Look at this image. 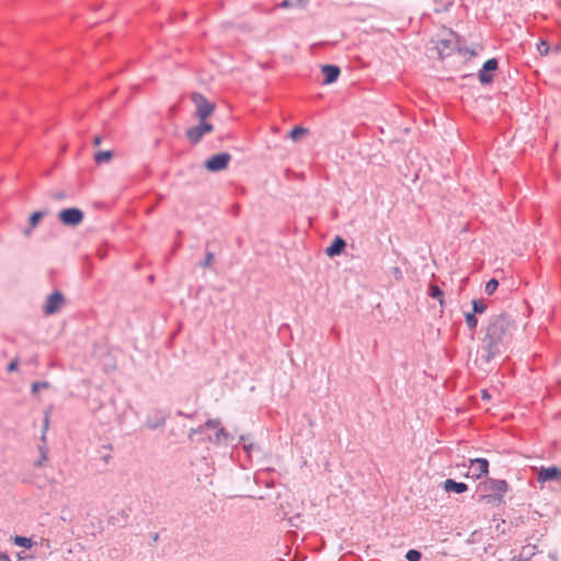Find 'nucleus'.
<instances>
[{
	"instance_id": "nucleus-18",
	"label": "nucleus",
	"mask_w": 561,
	"mask_h": 561,
	"mask_svg": "<svg viewBox=\"0 0 561 561\" xmlns=\"http://www.w3.org/2000/svg\"><path fill=\"white\" fill-rule=\"evenodd\" d=\"M473 313H483L486 310V305L482 300L472 301Z\"/></svg>"
},
{
	"instance_id": "nucleus-6",
	"label": "nucleus",
	"mask_w": 561,
	"mask_h": 561,
	"mask_svg": "<svg viewBox=\"0 0 561 561\" xmlns=\"http://www.w3.org/2000/svg\"><path fill=\"white\" fill-rule=\"evenodd\" d=\"M231 157L227 152L218 153L210 157L206 162L205 167L207 170L216 172L227 168Z\"/></svg>"
},
{
	"instance_id": "nucleus-34",
	"label": "nucleus",
	"mask_w": 561,
	"mask_h": 561,
	"mask_svg": "<svg viewBox=\"0 0 561 561\" xmlns=\"http://www.w3.org/2000/svg\"><path fill=\"white\" fill-rule=\"evenodd\" d=\"M481 499L486 501V502H490L491 500L494 499V496L493 495H483Z\"/></svg>"
},
{
	"instance_id": "nucleus-32",
	"label": "nucleus",
	"mask_w": 561,
	"mask_h": 561,
	"mask_svg": "<svg viewBox=\"0 0 561 561\" xmlns=\"http://www.w3.org/2000/svg\"><path fill=\"white\" fill-rule=\"evenodd\" d=\"M481 396H482V399H484V400H489L490 399V394L488 393L486 390H482Z\"/></svg>"
},
{
	"instance_id": "nucleus-1",
	"label": "nucleus",
	"mask_w": 561,
	"mask_h": 561,
	"mask_svg": "<svg viewBox=\"0 0 561 561\" xmlns=\"http://www.w3.org/2000/svg\"><path fill=\"white\" fill-rule=\"evenodd\" d=\"M515 329L514 320L505 313L495 314L489 319L482 339L488 352L486 360L492 359L511 342Z\"/></svg>"
},
{
	"instance_id": "nucleus-20",
	"label": "nucleus",
	"mask_w": 561,
	"mask_h": 561,
	"mask_svg": "<svg viewBox=\"0 0 561 561\" xmlns=\"http://www.w3.org/2000/svg\"><path fill=\"white\" fill-rule=\"evenodd\" d=\"M499 286V282L495 278L490 279L485 285V293L492 295Z\"/></svg>"
},
{
	"instance_id": "nucleus-15",
	"label": "nucleus",
	"mask_w": 561,
	"mask_h": 561,
	"mask_svg": "<svg viewBox=\"0 0 561 561\" xmlns=\"http://www.w3.org/2000/svg\"><path fill=\"white\" fill-rule=\"evenodd\" d=\"M430 296L434 299H437L440 306L444 305V294L437 285H431Z\"/></svg>"
},
{
	"instance_id": "nucleus-31",
	"label": "nucleus",
	"mask_w": 561,
	"mask_h": 561,
	"mask_svg": "<svg viewBox=\"0 0 561 561\" xmlns=\"http://www.w3.org/2000/svg\"><path fill=\"white\" fill-rule=\"evenodd\" d=\"M54 198L55 199H62V198H65V193H62V192L55 193L54 194Z\"/></svg>"
},
{
	"instance_id": "nucleus-13",
	"label": "nucleus",
	"mask_w": 561,
	"mask_h": 561,
	"mask_svg": "<svg viewBox=\"0 0 561 561\" xmlns=\"http://www.w3.org/2000/svg\"><path fill=\"white\" fill-rule=\"evenodd\" d=\"M113 158V151L106 150V151H98L94 154V161L98 164H102L105 162H110Z\"/></svg>"
},
{
	"instance_id": "nucleus-2",
	"label": "nucleus",
	"mask_w": 561,
	"mask_h": 561,
	"mask_svg": "<svg viewBox=\"0 0 561 561\" xmlns=\"http://www.w3.org/2000/svg\"><path fill=\"white\" fill-rule=\"evenodd\" d=\"M192 102L195 105V116L199 121H207V118L214 113L215 104L210 103L204 95L199 93H193L191 95Z\"/></svg>"
},
{
	"instance_id": "nucleus-16",
	"label": "nucleus",
	"mask_w": 561,
	"mask_h": 561,
	"mask_svg": "<svg viewBox=\"0 0 561 561\" xmlns=\"http://www.w3.org/2000/svg\"><path fill=\"white\" fill-rule=\"evenodd\" d=\"M14 543L18 545L19 547H23V548H32L33 546V541L31 538H27V537H21V536H15L14 537Z\"/></svg>"
},
{
	"instance_id": "nucleus-30",
	"label": "nucleus",
	"mask_w": 561,
	"mask_h": 561,
	"mask_svg": "<svg viewBox=\"0 0 561 561\" xmlns=\"http://www.w3.org/2000/svg\"><path fill=\"white\" fill-rule=\"evenodd\" d=\"M101 142H102V137H101L100 135L94 136V138H93V145H94L95 147H98V146H100V145H101Z\"/></svg>"
},
{
	"instance_id": "nucleus-8",
	"label": "nucleus",
	"mask_w": 561,
	"mask_h": 561,
	"mask_svg": "<svg viewBox=\"0 0 561 561\" xmlns=\"http://www.w3.org/2000/svg\"><path fill=\"white\" fill-rule=\"evenodd\" d=\"M497 69V60L495 58H491L486 60L482 69L479 71V80L482 84H489L493 81V72Z\"/></svg>"
},
{
	"instance_id": "nucleus-5",
	"label": "nucleus",
	"mask_w": 561,
	"mask_h": 561,
	"mask_svg": "<svg viewBox=\"0 0 561 561\" xmlns=\"http://www.w3.org/2000/svg\"><path fill=\"white\" fill-rule=\"evenodd\" d=\"M489 472V461L485 458L470 459V472L467 477H471L474 480L486 476Z\"/></svg>"
},
{
	"instance_id": "nucleus-4",
	"label": "nucleus",
	"mask_w": 561,
	"mask_h": 561,
	"mask_svg": "<svg viewBox=\"0 0 561 561\" xmlns=\"http://www.w3.org/2000/svg\"><path fill=\"white\" fill-rule=\"evenodd\" d=\"M83 213L76 207L66 208L59 211L58 218L65 226H78L83 220Z\"/></svg>"
},
{
	"instance_id": "nucleus-29",
	"label": "nucleus",
	"mask_w": 561,
	"mask_h": 561,
	"mask_svg": "<svg viewBox=\"0 0 561 561\" xmlns=\"http://www.w3.org/2000/svg\"><path fill=\"white\" fill-rule=\"evenodd\" d=\"M219 423H220L219 420H209L206 422L205 426L215 428L219 425Z\"/></svg>"
},
{
	"instance_id": "nucleus-14",
	"label": "nucleus",
	"mask_w": 561,
	"mask_h": 561,
	"mask_svg": "<svg viewBox=\"0 0 561 561\" xmlns=\"http://www.w3.org/2000/svg\"><path fill=\"white\" fill-rule=\"evenodd\" d=\"M44 211H35L30 217V229H26L24 231L25 234H28L31 229L35 228L38 224V221L44 217Z\"/></svg>"
},
{
	"instance_id": "nucleus-25",
	"label": "nucleus",
	"mask_w": 561,
	"mask_h": 561,
	"mask_svg": "<svg viewBox=\"0 0 561 561\" xmlns=\"http://www.w3.org/2000/svg\"><path fill=\"white\" fill-rule=\"evenodd\" d=\"M19 366V358H14L9 365H8V371L13 373L18 369Z\"/></svg>"
},
{
	"instance_id": "nucleus-28",
	"label": "nucleus",
	"mask_w": 561,
	"mask_h": 561,
	"mask_svg": "<svg viewBox=\"0 0 561 561\" xmlns=\"http://www.w3.org/2000/svg\"><path fill=\"white\" fill-rule=\"evenodd\" d=\"M213 261H214V254L213 253H207L203 265L204 266H209L213 263Z\"/></svg>"
},
{
	"instance_id": "nucleus-21",
	"label": "nucleus",
	"mask_w": 561,
	"mask_h": 561,
	"mask_svg": "<svg viewBox=\"0 0 561 561\" xmlns=\"http://www.w3.org/2000/svg\"><path fill=\"white\" fill-rule=\"evenodd\" d=\"M421 557H422L421 552L415 549L409 550L405 554V558L408 561H420Z\"/></svg>"
},
{
	"instance_id": "nucleus-24",
	"label": "nucleus",
	"mask_w": 561,
	"mask_h": 561,
	"mask_svg": "<svg viewBox=\"0 0 561 561\" xmlns=\"http://www.w3.org/2000/svg\"><path fill=\"white\" fill-rule=\"evenodd\" d=\"M538 50L540 51L541 55H547L548 51H549V45L548 43L546 42H541L539 45H538Z\"/></svg>"
},
{
	"instance_id": "nucleus-26",
	"label": "nucleus",
	"mask_w": 561,
	"mask_h": 561,
	"mask_svg": "<svg viewBox=\"0 0 561 561\" xmlns=\"http://www.w3.org/2000/svg\"><path fill=\"white\" fill-rule=\"evenodd\" d=\"M46 387H48L47 382H34L32 385V390H33V392H37L39 389H43V388H46Z\"/></svg>"
},
{
	"instance_id": "nucleus-17",
	"label": "nucleus",
	"mask_w": 561,
	"mask_h": 561,
	"mask_svg": "<svg viewBox=\"0 0 561 561\" xmlns=\"http://www.w3.org/2000/svg\"><path fill=\"white\" fill-rule=\"evenodd\" d=\"M307 134V129L300 126L293 128L289 133V138L294 141L298 140L300 137Z\"/></svg>"
},
{
	"instance_id": "nucleus-10",
	"label": "nucleus",
	"mask_w": 561,
	"mask_h": 561,
	"mask_svg": "<svg viewBox=\"0 0 561 561\" xmlns=\"http://www.w3.org/2000/svg\"><path fill=\"white\" fill-rule=\"evenodd\" d=\"M488 489L500 494L499 500L501 501L502 495L507 491L508 485L505 480L490 479L488 482Z\"/></svg>"
},
{
	"instance_id": "nucleus-11",
	"label": "nucleus",
	"mask_w": 561,
	"mask_h": 561,
	"mask_svg": "<svg viewBox=\"0 0 561 561\" xmlns=\"http://www.w3.org/2000/svg\"><path fill=\"white\" fill-rule=\"evenodd\" d=\"M346 243L341 237H336L332 244L327 248L325 253L329 256L339 255L345 248Z\"/></svg>"
},
{
	"instance_id": "nucleus-23",
	"label": "nucleus",
	"mask_w": 561,
	"mask_h": 561,
	"mask_svg": "<svg viewBox=\"0 0 561 561\" xmlns=\"http://www.w3.org/2000/svg\"><path fill=\"white\" fill-rule=\"evenodd\" d=\"M48 427H49V414L46 413L45 419H44V424H43V433H42V440L44 443L46 442V433L48 431Z\"/></svg>"
},
{
	"instance_id": "nucleus-7",
	"label": "nucleus",
	"mask_w": 561,
	"mask_h": 561,
	"mask_svg": "<svg viewBox=\"0 0 561 561\" xmlns=\"http://www.w3.org/2000/svg\"><path fill=\"white\" fill-rule=\"evenodd\" d=\"M65 304V298L61 293L55 291L47 297L44 306V312L47 316L54 314L61 309Z\"/></svg>"
},
{
	"instance_id": "nucleus-27",
	"label": "nucleus",
	"mask_w": 561,
	"mask_h": 561,
	"mask_svg": "<svg viewBox=\"0 0 561 561\" xmlns=\"http://www.w3.org/2000/svg\"><path fill=\"white\" fill-rule=\"evenodd\" d=\"M39 451H41V460L36 463L37 466H42L43 461H46L47 459V450L45 447H39Z\"/></svg>"
},
{
	"instance_id": "nucleus-9",
	"label": "nucleus",
	"mask_w": 561,
	"mask_h": 561,
	"mask_svg": "<svg viewBox=\"0 0 561 561\" xmlns=\"http://www.w3.org/2000/svg\"><path fill=\"white\" fill-rule=\"evenodd\" d=\"M321 71L324 75L323 84H331L335 82L340 76V68L332 65L322 66Z\"/></svg>"
},
{
	"instance_id": "nucleus-22",
	"label": "nucleus",
	"mask_w": 561,
	"mask_h": 561,
	"mask_svg": "<svg viewBox=\"0 0 561 561\" xmlns=\"http://www.w3.org/2000/svg\"><path fill=\"white\" fill-rule=\"evenodd\" d=\"M308 0H297L296 3H291L289 0H284L279 5L280 8H289L293 5L304 7L307 3Z\"/></svg>"
},
{
	"instance_id": "nucleus-12",
	"label": "nucleus",
	"mask_w": 561,
	"mask_h": 561,
	"mask_svg": "<svg viewBox=\"0 0 561 561\" xmlns=\"http://www.w3.org/2000/svg\"><path fill=\"white\" fill-rule=\"evenodd\" d=\"M444 489L447 492L463 493L468 490V485L463 482H456L451 479H447L444 482Z\"/></svg>"
},
{
	"instance_id": "nucleus-3",
	"label": "nucleus",
	"mask_w": 561,
	"mask_h": 561,
	"mask_svg": "<svg viewBox=\"0 0 561 561\" xmlns=\"http://www.w3.org/2000/svg\"><path fill=\"white\" fill-rule=\"evenodd\" d=\"M214 129L213 124L205 121H199L197 126L191 127L186 130V137L193 145L197 144L204 135L211 133Z\"/></svg>"
},
{
	"instance_id": "nucleus-19",
	"label": "nucleus",
	"mask_w": 561,
	"mask_h": 561,
	"mask_svg": "<svg viewBox=\"0 0 561 561\" xmlns=\"http://www.w3.org/2000/svg\"><path fill=\"white\" fill-rule=\"evenodd\" d=\"M466 323L470 330H474L477 328L478 319L476 318L473 312L466 314Z\"/></svg>"
},
{
	"instance_id": "nucleus-33",
	"label": "nucleus",
	"mask_w": 561,
	"mask_h": 561,
	"mask_svg": "<svg viewBox=\"0 0 561 561\" xmlns=\"http://www.w3.org/2000/svg\"><path fill=\"white\" fill-rule=\"evenodd\" d=\"M0 561H11V560L7 554L0 552Z\"/></svg>"
}]
</instances>
